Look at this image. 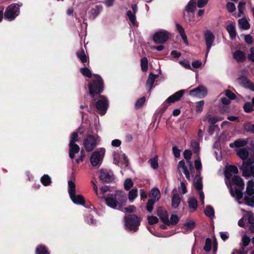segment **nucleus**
I'll return each mask as SVG.
<instances>
[{
	"label": "nucleus",
	"instance_id": "10",
	"mask_svg": "<svg viewBox=\"0 0 254 254\" xmlns=\"http://www.w3.org/2000/svg\"><path fill=\"white\" fill-rule=\"evenodd\" d=\"M189 94L193 97L203 98L207 94V90L204 86L199 85L190 91Z\"/></svg>",
	"mask_w": 254,
	"mask_h": 254
},
{
	"label": "nucleus",
	"instance_id": "32",
	"mask_svg": "<svg viewBox=\"0 0 254 254\" xmlns=\"http://www.w3.org/2000/svg\"><path fill=\"white\" fill-rule=\"evenodd\" d=\"M76 56L79 58L82 63H86L87 61V56H86L84 50L81 49L80 51H77Z\"/></svg>",
	"mask_w": 254,
	"mask_h": 254
},
{
	"label": "nucleus",
	"instance_id": "7",
	"mask_svg": "<svg viewBox=\"0 0 254 254\" xmlns=\"http://www.w3.org/2000/svg\"><path fill=\"white\" fill-rule=\"evenodd\" d=\"M99 99L93 103H95L96 108L101 115H104L107 112L109 104L107 98L103 95H99ZM91 105H93L91 103Z\"/></svg>",
	"mask_w": 254,
	"mask_h": 254
},
{
	"label": "nucleus",
	"instance_id": "63",
	"mask_svg": "<svg viewBox=\"0 0 254 254\" xmlns=\"http://www.w3.org/2000/svg\"><path fill=\"white\" fill-rule=\"evenodd\" d=\"M179 190L182 192V194H185L187 192L186 186L184 182L181 183L180 187L179 188Z\"/></svg>",
	"mask_w": 254,
	"mask_h": 254
},
{
	"label": "nucleus",
	"instance_id": "53",
	"mask_svg": "<svg viewBox=\"0 0 254 254\" xmlns=\"http://www.w3.org/2000/svg\"><path fill=\"white\" fill-rule=\"evenodd\" d=\"M226 8L229 12H233L236 10L235 4L231 2H228L226 3Z\"/></svg>",
	"mask_w": 254,
	"mask_h": 254
},
{
	"label": "nucleus",
	"instance_id": "25",
	"mask_svg": "<svg viewBox=\"0 0 254 254\" xmlns=\"http://www.w3.org/2000/svg\"><path fill=\"white\" fill-rule=\"evenodd\" d=\"M238 170L235 166H229L227 167V170L225 173V176L227 178H230L232 174H237Z\"/></svg>",
	"mask_w": 254,
	"mask_h": 254
},
{
	"label": "nucleus",
	"instance_id": "52",
	"mask_svg": "<svg viewBox=\"0 0 254 254\" xmlns=\"http://www.w3.org/2000/svg\"><path fill=\"white\" fill-rule=\"evenodd\" d=\"M156 201L153 200V199H149L146 204V209L148 211L151 212L153 208V205Z\"/></svg>",
	"mask_w": 254,
	"mask_h": 254
},
{
	"label": "nucleus",
	"instance_id": "3",
	"mask_svg": "<svg viewBox=\"0 0 254 254\" xmlns=\"http://www.w3.org/2000/svg\"><path fill=\"white\" fill-rule=\"evenodd\" d=\"M22 4L21 3H12L9 5L5 9L3 16L4 18L9 21H12L15 19L20 14V7Z\"/></svg>",
	"mask_w": 254,
	"mask_h": 254
},
{
	"label": "nucleus",
	"instance_id": "1",
	"mask_svg": "<svg viewBox=\"0 0 254 254\" xmlns=\"http://www.w3.org/2000/svg\"><path fill=\"white\" fill-rule=\"evenodd\" d=\"M96 77L95 79L92 80L88 85L89 93L91 98H93L92 103L93 104L96 101L95 97L96 95L100 94L104 90V82L102 77L98 74H94Z\"/></svg>",
	"mask_w": 254,
	"mask_h": 254
},
{
	"label": "nucleus",
	"instance_id": "21",
	"mask_svg": "<svg viewBox=\"0 0 254 254\" xmlns=\"http://www.w3.org/2000/svg\"><path fill=\"white\" fill-rule=\"evenodd\" d=\"M226 30L229 34L230 38L231 40L235 39L237 32L235 25L233 23L228 24L226 27Z\"/></svg>",
	"mask_w": 254,
	"mask_h": 254
},
{
	"label": "nucleus",
	"instance_id": "34",
	"mask_svg": "<svg viewBox=\"0 0 254 254\" xmlns=\"http://www.w3.org/2000/svg\"><path fill=\"white\" fill-rule=\"evenodd\" d=\"M243 127L246 132L254 134V124H252L251 122H249L244 123Z\"/></svg>",
	"mask_w": 254,
	"mask_h": 254
},
{
	"label": "nucleus",
	"instance_id": "50",
	"mask_svg": "<svg viewBox=\"0 0 254 254\" xmlns=\"http://www.w3.org/2000/svg\"><path fill=\"white\" fill-rule=\"evenodd\" d=\"M133 183L130 179H127L125 181L124 187L126 190H129L132 186Z\"/></svg>",
	"mask_w": 254,
	"mask_h": 254
},
{
	"label": "nucleus",
	"instance_id": "27",
	"mask_svg": "<svg viewBox=\"0 0 254 254\" xmlns=\"http://www.w3.org/2000/svg\"><path fill=\"white\" fill-rule=\"evenodd\" d=\"M189 208L190 211H195L197 208V202L193 197H190L188 201Z\"/></svg>",
	"mask_w": 254,
	"mask_h": 254
},
{
	"label": "nucleus",
	"instance_id": "30",
	"mask_svg": "<svg viewBox=\"0 0 254 254\" xmlns=\"http://www.w3.org/2000/svg\"><path fill=\"white\" fill-rule=\"evenodd\" d=\"M70 197L74 203L80 204H84L85 203L84 198L81 195H76L74 194L73 196Z\"/></svg>",
	"mask_w": 254,
	"mask_h": 254
},
{
	"label": "nucleus",
	"instance_id": "60",
	"mask_svg": "<svg viewBox=\"0 0 254 254\" xmlns=\"http://www.w3.org/2000/svg\"><path fill=\"white\" fill-rule=\"evenodd\" d=\"M192 153H192L191 151L190 150H185L183 153L184 159H191Z\"/></svg>",
	"mask_w": 254,
	"mask_h": 254
},
{
	"label": "nucleus",
	"instance_id": "8",
	"mask_svg": "<svg viewBox=\"0 0 254 254\" xmlns=\"http://www.w3.org/2000/svg\"><path fill=\"white\" fill-rule=\"evenodd\" d=\"M99 136L97 137L93 135H88L84 139V146L85 150L87 152L92 151L97 145V139Z\"/></svg>",
	"mask_w": 254,
	"mask_h": 254
},
{
	"label": "nucleus",
	"instance_id": "29",
	"mask_svg": "<svg viewBox=\"0 0 254 254\" xmlns=\"http://www.w3.org/2000/svg\"><path fill=\"white\" fill-rule=\"evenodd\" d=\"M238 23L243 29L248 30L250 28V24L245 17L239 19Z\"/></svg>",
	"mask_w": 254,
	"mask_h": 254
},
{
	"label": "nucleus",
	"instance_id": "23",
	"mask_svg": "<svg viewBox=\"0 0 254 254\" xmlns=\"http://www.w3.org/2000/svg\"><path fill=\"white\" fill-rule=\"evenodd\" d=\"M248 143L247 139L240 138L236 140L233 143L230 144L231 147L235 146L236 147H241L246 146Z\"/></svg>",
	"mask_w": 254,
	"mask_h": 254
},
{
	"label": "nucleus",
	"instance_id": "22",
	"mask_svg": "<svg viewBox=\"0 0 254 254\" xmlns=\"http://www.w3.org/2000/svg\"><path fill=\"white\" fill-rule=\"evenodd\" d=\"M233 58L238 62H243L246 60V55L242 51L237 50L233 54Z\"/></svg>",
	"mask_w": 254,
	"mask_h": 254
},
{
	"label": "nucleus",
	"instance_id": "56",
	"mask_svg": "<svg viewBox=\"0 0 254 254\" xmlns=\"http://www.w3.org/2000/svg\"><path fill=\"white\" fill-rule=\"evenodd\" d=\"M102 160H90L91 165L96 168H99L102 164Z\"/></svg>",
	"mask_w": 254,
	"mask_h": 254
},
{
	"label": "nucleus",
	"instance_id": "28",
	"mask_svg": "<svg viewBox=\"0 0 254 254\" xmlns=\"http://www.w3.org/2000/svg\"><path fill=\"white\" fill-rule=\"evenodd\" d=\"M237 154L239 156L240 159H249L248 158L249 152L246 148L240 149L237 151Z\"/></svg>",
	"mask_w": 254,
	"mask_h": 254
},
{
	"label": "nucleus",
	"instance_id": "19",
	"mask_svg": "<svg viewBox=\"0 0 254 254\" xmlns=\"http://www.w3.org/2000/svg\"><path fill=\"white\" fill-rule=\"evenodd\" d=\"M158 76L157 75L152 72L150 73L146 83V87L149 89V90H150L153 87L155 80Z\"/></svg>",
	"mask_w": 254,
	"mask_h": 254
},
{
	"label": "nucleus",
	"instance_id": "15",
	"mask_svg": "<svg viewBox=\"0 0 254 254\" xmlns=\"http://www.w3.org/2000/svg\"><path fill=\"white\" fill-rule=\"evenodd\" d=\"M196 0H190L185 7V10L183 12V16L185 18L186 11L193 13L196 9Z\"/></svg>",
	"mask_w": 254,
	"mask_h": 254
},
{
	"label": "nucleus",
	"instance_id": "36",
	"mask_svg": "<svg viewBox=\"0 0 254 254\" xmlns=\"http://www.w3.org/2000/svg\"><path fill=\"white\" fill-rule=\"evenodd\" d=\"M232 181L235 185H237L240 187H242L244 188V182L243 181L242 179L238 176H235L232 179Z\"/></svg>",
	"mask_w": 254,
	"mask_h": 254
},
{
	"label": "nucleus",
	"instance_id": "40",
	"mask_svg": "<svg viewBox=\"0 0 254 254\" xmlns=\"http://www.w3.org/2000/svg\"><path fill=\"white\" fill-rule=\"evenodd\" d=\"M204 213L205 215L209 218H213L214 215V210L213 208L210 206H206Z\"/></svg>",
	"mask_w": 254,
	"mask_h": 254
},
{
	"label": "nucleus",
	"instance_id": "49",
	"mask_svg": "<svg viewBox=\"0 0 254 254\" xmlns=\"http://www.w3.org/2000/svg\"><path fill=\"white\" fill-rule=\"evenodd\" d=\"M204 104V102L203 100H201V101L196 102V112L197 113H200L202 111Z\"/></svg>",
	"mask_w": 254,
	"mask_h": 254
},
{
	"label": "nucleus",
	"instance_id": "44",
	"mask_svg": "<svg viewBox=\"0 0 254 254\" xmlns=\"http://www.w3.org/2000/svg\"><path fill=\"white\" fill-rule=\"evenodd\" d=\"M80 72L85 76L91 78L92 76L91 71L86 67H82L80 70Z\"/></svg>",
	"mask_w": 254,
	"mask_h": 254
},
{
	"label": "nucleus",
	"instance_id": "9",
	"mask_svg": "<svg viewBox=\"0 0 254 254\" xmlns=\"http://www.w3.org/2000/svg\"><path fill=\"white\" fill-rule=\"evenodd\" d=\"M205 43L206 46V51L205 56L207 57L211 47L215 40V36L214 34L210 31H206L204 34Z\"/></svg>",
	"mask_w": 254,
	"mask_h": 254
},
{
	"label": "nucleus",
	"instance_id": "2",
	"mask_svg": "<svg viewBox=\"0 0 254 254\" xmlns=\"http://www.w3.org/2000/svg\"><path fill=\"white\" fill-rule=\"evenodd\" d=\"M125 198L124 193L119 191H116L114 194H109L104 197L106 204L113 208H116L121 202L122 203Z\"/></svg>",
	"mask_w": 254,
	"mask_h": 254
},
{
	"label": "nucleus",
	"instance_id": "42",
	"mask_svg": "<svg viewBox=\"0 0 254 254\" xmlns=\"http://www.w3.org/2000/svg\"><path fill=\"white\" fill-rule=\"evenodd\" d=\"M135 14L132 13L130 10H128L127 12V15L130 21L133 25H135L136 22Z\"/></svg>",
	"mask_w": 254,
	"mask_h": 254
},
{
	"label": "nucleus",
	"instance_id": "13",
	"mask_svg": "<svg viewBox=\"0 0 254 254\" xmlns=\"http://www.w3.org/2000/svg\"><path fill=\"white\" fill-rule=\"evenodd\" d=\"M172 196L171 198V205L174 208H177L181 203V199L179 194L177 193V190L176 188L174 189L172 191Z\"/></svg>",
	"mask_w": 254,
	"mask_h": 254
},
{
	"label": "nucleus",
	"instance_id": "38",
	"mask_svg": "<svg viewBox=\"0 0 254 254\" xmlns=\"http://www.w3.org/2000/svg\"><path fill=\"white\" fill-rule=\"evenodd\" d=\"M244 198L248 205L254 206V194L252 195H246Z\"/></svg>",
	"mask_w": 254,
	"mask_h": 254
},
{
	"label": "nucleus",
	"instance_id": "46",
	"mask_svg": "<svg viewBox=\"0 0 254 254\" xmlns=\"http://www.w3.org/2000/svg\"><path fill=\"white\" fill-rule=\"evenodd\" d=\"M195 223L193 220H189L184 224V227L187 230H191L195 226Z\"/></svg>",
	"mask_w": 254,
	"mask_h": 254
},
{
	"label": "nucleus",
	"instance_id": "6",
	"mask_svg": "<svg viewBox=\"0 0 254 254\" xmlns=\"http://www.w3.org/2000/svg\"><path fill=\"white\" fill-rule=\"evenodd\" d=\"M170 35L168 31L165 30H160L153 34L152 40L156 44H164L169 39Z\"/></svg>",
	"mask_w": 254,
	"mask_h": 254
},
{
	"label": "nucleus",
	"instance_id": "58",
	"mask_svg": "<svg viewBox=\"0 0 254 254\" xmlns=\"http://www.w3.org/2000/svg\"><path fill=\"white\" fill-rule=\"evenodd\" d=\"M148 222L150 225L157 223L158 222V219L153 216H149L147 218Z\"/></svg>",
	"mask_w": 254,
	"mask_h": 254
},
{
	"label": "nucleus",
	"instance_id": "5",
	"mask_svg": "<svg viewBox=\"0 0 254 254\" xmlns=\"http://www.w3.org/2000/svg\"><path fill=\"white\" fill-rule=\"evenodd\" d=\"M126 227L130 230L136 231L140 224V218L134 214L129 215L125 217Z\"/></svg>",
	"mask_w": 254,
	"mask_h": 254
},
{
	"label": "nucleus",
	"instance_id": "39",
	"mask_svg": "<svg viewBox=\"0 0 254 254\" xmlns=\"http://www.w3.org/2000/svg\"><path fill=\"white\" fill-rule=\"evenodd\" d=\"M41 182L44 186H47L51 184V179L48 175H44L41 177Z\"/></svg>",
	"mask_w": 254,
	"mask_h": 254
},
{
	"label": "nucleus",
	"instance_id": "55",
	"mask_svg": "<svg viewBox=\"0 0 254 254\" xmlns=\"http://www.w3.org/2000/svg\"><path fill=\"white\" fill-rule=\"evenodd\" d=\"M211 248V241L209 238H207L205 240V244L204 247V250L206 252H209Z\"/></svg>",
	"mask_w": 254,
	"mask_h": 254
},
{
	"label": "nucleus",
	"instance_id": "45",
	"mask_svg": "<svg viewBox=\"0 0 254 254\" xmlns=\"http://www.w3.org/2000/svg\"><path fill=\"white\" fill-rule=\"evenodd\" d=\"M253 106L251 103L249 102L245 103L243 106L244 111L247 113H251L254 110Z\"/></svg>",
	"mask_w": 254,
	"mask_h": 254
},
{
	"label": "nucleus",
	"instance_id": "62",
	"mask_svg": "<svg viewBox=\"0 0 254 254\" xmlns=\"http://www.w3.org/2000/svg\"><path fill=\"white\" fill-rule=\"evenodd\" d=\"M179 63L187 69H191V67L190 65V63L188 61L184 60L181 61Z\"/></svg>",
	"mask_w": 254,
	"mask_h": 254
},
{
	"label": "nucleus",
	"instance_id": "47",
	"mask_svg": "<svg viewBox=\"0 0 254 254\" xmlns=\"http://www.w3.org/2000/svg\"><path fill=\"white\" fill-rule=\"evenodd\" d=\"M242 241L243 244L242 248L244 249L245 247L248 246L249 245L251 241V239L247 236L244 235L242 237Z\"/></svg>",
	"mask_w": 254,
	"mask_h": 254
},
{
	"label": "nucleus",
	"instance_id": "37",
	"mask_svg": "<svg viewBox=\"0 0 254 254\" xmlns=\"http://www.w3.org/2000/svg\"><path fill=\"white\" fill-rule=\"evenodd\" d=\"M68 193L70 196H72L75 194V185L71 181L68 182Z\"/></svg>",
	"mask_w": 254,
	"mask_h": 254
},
{
	"label": "nucleus",
	"instance_id": "54",
	"mask_svg": "<svg viewBox=\"0 0 254 254\" xmlns=\"http://www.w3.org/2000/svg\"><path fill=\"white\" fill-rule=\"evenodd\" d=\"M145 101V97H142L138 99L135 103V106L137 109L141 108Z\"/></svg>",
	"mask_w": 254,
	"mask_h": 254
},
{
	"label": "nucleus",
	"instance_id": "14",
	"mask_svg": "<svg viewBox=\"0 0 254 254\" xmlns=\"http://www.w3.org/2000/svg\"><path fill=\"white\" fill-rule=\"evenodd\" d=\"M190 147L192 149L193 157L196 159H200V147L199 143L196 140L191 141Z\"/></svg>",
	"mask_w": 254,
	"mask_h": 254
},
{
	"label": "nucleus",
	"instance_id": "59",
	"mask_svg": "<svg viewBox=\"0 0 254 254\" xmlns=\"http://www.w3.org/2000/svg\"><path fill=\"white\" fill-rule=\"evenodd\" d=\"M172 151L176 158H178L180 157L181 150L178 148L177 146H173L172 148Z\"/></svg>",
	"mask_w": 254,
	"mask_h": 254
},
{
	"label": "nucleus",
	"instance_id": "24",
	"mask_svg": "<svg viewBox=\"0 0 254 254\" xmlns=\"http://www.w3.org/2000/svg\"><path fill=\"white\" fill-rule=\"evenodd\" d=\"M150 199H153L154 201H157L160 198L161 194L159 190L157 188H154L151 190L149 193Z\"/></svg>",
	"mask_w": 254,
	"mask_h": 254
},
{
	"label": "nucleus",
	"instance_id": "11",
	"mask_svg": "<svg viewBox=\"0 0 254 254\" xmlns=\"http://www.w3.org/2000/svg\"><path fill=\"white\" fill-rule=\"evenodd\" d=\"M99 178L101 180L105 183H110L114 179L113 174L111 171L104 169L100 170Z\"/></svg>",
	"mask_w": 254,
	"mask_h": 254
},
{
	"label": "nucleus",
	"instance_id": "12",
	"mask_svg": "<svg viewBox=\"0 0 254 254\" xmlns=\"http://www.w3.org/2000/svg\"><path fill=\"white\" fill-rule=\"evenodd\" d=\"M243 164L241 167L243 174L245 175H252L254 177V165H251L248 162L249 160H244Z\"/></svg>",
	"mask_w": 254,
	"mask_h": 254
},
{
	"label": "nucleus",
	"instance_id": "51",
	"mask_svg": "<svg viewBox=\"0 0 254 254\" xmlns=\"http://www.w3.org/2000/svg\"><path fill=\"white\" fill-rule=\"evenodd\" d=\"M78 134L77 132L72 133L69 144H76L75 142L78 140Z\"/></svg>",
	"mask_w": 254,
	"mask_h": 254
},
{
	"label": "nucleus",
	"instance_id": "26",
	"mask_svg": "<svg viewBox=\"0 0 254 254\" xmlns=\"http://www.w3.org/2000/svg\"><path fill=\"white\" fill-rule=\"evenodd\" d=\"M246 195H253L254 194V181L250 180L247 183L246 189Z\"/></svg>",
	"mask_w": 254,
	"mask_h": 254
},
{
	"label": "nucleus",
	"instance_id": "48",
	"mask_svg": "<svg viewBox=\"0 0 254 254\" xmlns=\"http://www.w3.org/2000/svg\"><path fill=\"white\" fill-rule=\"evenodd\" d=\"M246 3L245 2H240L239 3L238 8V17H241L242 14L244 13V9L245 8Z\"/></svg>",
	"mask_w": 254,
	"mask_h": 254
},
{
	"label": "nucleus",
	"instance_id": "64",
	"mask_svg": "<svg viewBox=\"0 0 254 254\" xmlns=\"http://www.w3.org/2000/svg\"><path fill=\"white\" fill-rule=\"evenodd\" d=\"M208 0H198L197 2V6L199 8L203 7L208 2Z\"/></svg>",
	"mask_w": 254,
	"mask_h": 254
},
{
	"label": "nucleus",
	"instance_id": "57",
	"mask_svg": "<svg viewBox=\"0 0 254 254\" xmlns=\"http://www.w3.org/2000/svg\"><path fill=\"white\" fill-rule=\"evenodd\" d=\"M225 95L230 100H234L236 98L235 94L234 93H233L231 91L229 90H226Z\"/></svg>",
	"mask_w": 254,
	"mask_h": 254
},
{
	"label": "nucleus",
	"instance_id": "18",
	"mask_svg": "<svg viewBox=\"0 0 254 254\" xmlns=\"http://www.w3.org/2000/svg\"><path fill=\"white\" fill-rule=\"evenodd\" d=\"M80 150L79 146L76 144H69V156L70 159H73L75 154Z\"/></svg>",
	"mask_w": 254,
	"mask_h": 254
},
{
	"label": "nucleus",
	"instance_id": "4",
	"mask_svg": "<svg viewBox=\"0 0 254 254\" xmlns=\"http://www.w3.org/2000/svg\"><path fill=\"white\" fill-rule=\"evenodd\" d=\"M178 170L181 174L183 173L186 178L190 180V173L194 171L193 163L190 160H181L178 163Z\"/></svg>",
	"mask_w": 254,
	"mask_h": 254
},
{
	"label": "nucleus",
	"instance_id": "16",
	"mask_svg": "<svg viewBox=\"0 0 254 254\" xmlns=\"http://www.w3.org/2000/svg\"><path fill=\"white\" fill-rule=\"evenodd\" d=\"M105 152L104 148H97L92 153L89 159H103Z\"/></svg>",
	"mask_w": 254,
	"mask_h": 254
},
{
	"label": "nucleus",
	"instance_id": "61",
	"mask_svg": "<svg viewBox=\"0 0 254 254\" xmlns=\"http://www.w3.org/2000/svg\"><path fill=\"white\" fill-rule=\"evenodd\" d=\"M185 91H186L185 90L182 89V90H180L174 93L178 101H179L181 100V98L183 97Z\"/></svg>",
	"mask_w": 254,
	"mask_h": 254
},
{
	"label": "nucleus",
	"instance_id": "41",
	"mask_svg": "<svg viewBox=\"0 0 254 254\" xmlns=\"http://www.w3.org/2000/svg\"><path fill=\"white\" fill-rule=\"evenodd\" d=\"M137 196V190L133 189L131 190L128 193V199L130 202H133L134 199Z\"/></svg>",
	"mask_w": 254,
	"mask_h": 254
},
{
	"label": "nucleus",
	"instance_id": "43",
	"mask_svg": "<svg viewBox=\"0 0 254 254\" xmlns=\"http://www.w3.org/2000/svg\"><path fill=\"white\" fill-rule=\"evenodd\" d=\"M36 254H49L45 246L40 245L37 248Z\"/></svg>",
	"mask_w": 254,
	"mask_h": 254
},
{
	"label": "nucleus",
	"instance_id": "31",
	"mask_svg": "<svg viewBox=\"0 0 254 254\" xmlns=\"http://www.w3.org/2000/svg\"><path fill=\"white\" fill-rule=\"evenodd\" d=\"M179 221V217L175 214H173L170 217V220L169 218H167V221H166L165 224L167 225H176Z\"/></svg>",
	"mask_w": 254,
	"mask_h": 254
},
{
	"label": "nucleus",
	"instance_id": "20",
	"mask_svg": "<svg viewBox=\"0 0 254 254\" xmlns=\"http://www.w3.org/2000/svg\"><path fill=\"white\" fill-rule=\"evenodd\" d=\"M238 79L241 85L249 89H250V87L252 86L253 84V83L245 76L242 75L239 77Z\"/></svg>",
	"mask_w": 254,
	"mask_h": 254
},
{
	"label": "nucleus",
	"instance_id": "33",
	"mask_svg": "<svg viewBox=\"0 0 254 254\" xmlns=\"http://www.w3.org/2000/svg\"><path fill=\"white\" fill-rule=\"evenodd\" d=\"M194 185L195 188L197 191L201 190L202 185L201 179L199 178V175L196 176L194 180Z\"/></svg>",
	"mask_w": 254,
	"mask_h": 254
},
{
	"label": "nucleus",
	"instance_id": "35",
	"mask_svg": "<svg viewBox=\"0 0 254 254\" xmlns=\"http://www.w3.org/2000/svg\"><path fill=\"white\" fill-rule=\"evenodd\" d=\"M140 65L143 72H146L148 70V61L146 57H143L141 59Z\"/></svg>",
	"mask_w": 254,
	"mask_h": 254
},
{
	"label": "nucleus",
	"instance_id": "17",
	"mask_svg": "<svg viewBox=\"0 0 254 254\" xmlns=\"http://www.w3.org/2000/svg\"><path fill=\"white\" fill-rule=\"evenodd\" d=\"M157 214L162 221L165 224L166 221H167L168 217L167 211L163 207L159 206L157 208Z\"/></svg>",
	"mask_w": 254,
	"mask_h": 254
}]
</instances>
